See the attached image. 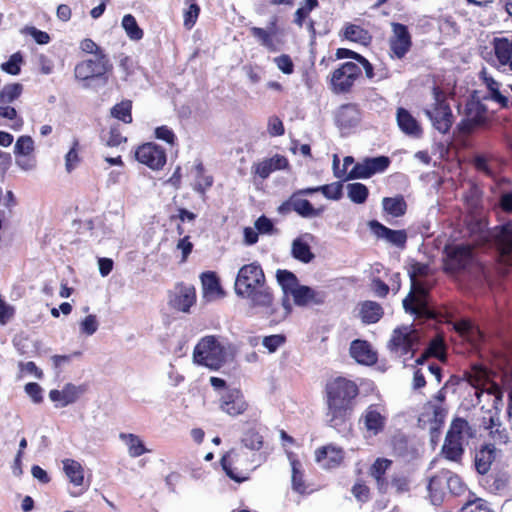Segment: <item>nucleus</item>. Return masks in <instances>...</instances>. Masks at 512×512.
Here are the masks:
<instances>
[{
    "instance_id": "nucleus-16",
    "label": "nucleus",
    "mask_w": 512,
    "mask_h": 512,
    "mask_svg": "<svg viewBox=\"0 0 512 512\" xmlns=\"http://www.w3.org/2000/svg\"><path fill=\"white\" fill-rule=\"evenodd\" d=\"M369 435L376 436L385 430L387 423L386 409L381 404H370L359 419Z\"/></svg>"
},
{
    "instance_id": "nucleus-30",
    "label": "nucleus",
    "mask_w": 512,
    "mask_h": 512,
    "mask_svg": "<svg viewBox=\"0 0 512 512\" xmlns=\"http://www.w3.org/2000/svg\"><path fill=\"white\" fill-rule=\"evenodd\" d=\"M85 391L82 387H77L71 383L66 384L62 390L53 389L49 392L51 401L58 403L57 406L65 407L77 401L79 396Z\"/></svg>"
},
{
    "instance_id": "nucleus-26",
    "label": "nucleus",
    "mask_w": 512,
    "mask_h": 512,
    "mask_svg": "<svg viewBox=\"0 0 512 512\" xmlns=\"http://www.w3.org/2000/svg\"><path fill=\"white\" fill-rule=\"evenodd\" d=\"M289 167L288 159L280 154H275L271 158L264 159L255 163L252 167L254 173L261 179H267L270 174L277 170H285Z\"/></svg>"
},
{
    "instance_id": "nucleus-24",
    "label": "nucleus",
    "mask_w": 512,
    "mask_h": 512,
    "mask_svg": "<svg viewBox=\"0 0 512 512\" xmlns=\"http://www.w3.org/2000/svg\"><path fill=\"white\" fill-rule=\"evenodd\" d=\"M392 464V460L384 457H378L369 467L368 474L371 478L374 479L377 490L381 494H384L388 491L389 482L386 474L387 471L390 470Z\"/></svg>"
},
{
    "instance_id": "nucleus-8",
    "label": "nucleus",
    "mask_w": 512,
    "mask_h": 512,
    "mask_svg": "<svg viewBox=\"0 0 512 512\" xmlns=\"http://www.w3.org/2000/svg\"><path fill=\"white\" fill-rule=\"evenodd\" d=\"M489 123L488 108L475 95H472L466 102L464 117L458 123V131L469 135L475 129L484 127Z\"/></svg>"
},
{
    "instance_id": "nucleus-31",
    "label": "nucleus",
    "mask_w": 512,
    "mask_h": 512,
    "mask_svg": "<svg viewBox=\"0 0 512 512\" xmlns=\"http://www.w3.org/2000/svg\"><path fill=\"white\" fill-rule=\"evenodd\" d=\"M350 355L358 363L372 365L377 361V355L366 340H354L350 345Z\"/></svg>"
},
{
    "instance_id": "nucleus-54",
    "label": "nucleus",
    "mask_w": 512,
    "mask_h": 512,
    "mask_svg": "<svg viewBox=\"0 0 512 512\" xmlns=\"http://www.w3.org/2000/svg\"><path fill=\"white\" fill-rule=\"evenodd\" d=\"M470 430L469 423L466 419L457 417L453 419L446 435H452L454 438L463 440V433Z\"/></svg>"
},
{
    "instance_id": "nucleus-50",
    "label": "nucleus",
    "mask_w": 512,
    "mask_h": 512,
    "mask_svg": "<svg viewBox=\"0 0 512 512\" xmlns=\"http://www.w3.org/2000/svg\"><path fill=\"white\" fill-rule=\"evenodd\" d=\"M461 512H494L489 503L478 497L468 499L461 508Z\"/></svg>"
},
{
    "instance_id": "nucleus-62",
    "label": "nucleus",
    "mask_w": 512,
    "mask_h": 512,
    "mask_svg": "<svg viewBox=\"0 0 512 512\" xmlns=\"http://www.w3.org/2000/svg\"><path fill=\"white\" fill-rule=\"evenodd\" d=\"M441 485V479L438 476H433L429 480L428 491L431 501L434 504L441 503L443 500L442 493L438 490Z\"/></svg>"
},
{
    "instance_id": "nucleus-46",
    "label": "nucleus",
    "mask_w": 512,
    "mask_h": 512,
    "mask_svg": "<svg viewBox=\"0 0 512 512\" xmlns=\"http://www.w3.org/2000/svg\"><path fill=\"white\" fill-rule=\"evenodd\" d=\"M122 27L131 40L138 41L143 38L144 32L139 27L136 18L132 14L124 15L122 18Z\"/></svg>"
},
{
    "instance_id": "nucleus-51",
    "label": "nucleus",
    "mask_w": 512,
    "mask_h": 512,
    "mask_svg": "<svg viewBox=\"0 0 512 512\" xmlns=\"http://www.w3.org/2000/svg\"><path fill=\"white\" fill-rule=\"evenodd\" d=\"M242 443L251 450H260L263 447V437L257 430L249 429L244 433Z\"/></svg>"
},
{
    "instance_id": "nucleus-5",
    "label": "nucleus",
    "mask_w": 512,
    "mask_h": 512,
    "mask_svg": "<svg viewBox=\"0 0 512 512\" xmlns=\"http://www.w3.org/2000/svg\"><path fill=\"white\" fill-rule=\"evenodd\" d=\"M225 349L215 336L203 337L193 351L194 361L212 370H218L225 363Z\"/></svg>"
},
{
    "instance_id": "nucleus-48",
    "label": "nucleus",
    "mask_w": 512,
    "mask_h": 512,
    "mask_svg": "<svg viewBox=\"0 0 512 512\" xmlns=\"http://www.w3.org/2000/svg\"><path fill=\"white\" fill-rule=\"evenodd\" d=\"M348 197L355 204H363L369 196V190L366 185L355 182L348 184Z\"/></svg>"
},
{
    "instance_id": "nucleus-58",
    "label": "nucleus",
    "mask_w": 512,
    "mask_h": 512,
    "mask_svg": "<svg viewBox=\"0 0 512 512\" xmlns=\"http://www.w3.org/2000/svg\"><path fill=\"white\" fill-rule=\"evenodd\" d=\"M127 137L123 136L120 126L118 124L112 125L108 132V137L106 139V146L108 147H118L119 145L126 143Z\"/></svg>"
},
{
    "instance_id": "nucleus-52",
    "label": "nucleus",
    "mask_w": 512,
    "mask_h": 512,
    "mask_svg": "<svg viewBox=\"0 0 512 512\" xmlns=\"http://www.w3.org/2000/svg\"><path fill=\"white\" fill-rule=\"evenodd\" d=\"M372 175L382 173L388 169L391 160L388 156L367 157L365 158Z\"/></svg>"
},
{
    "instance_id": "nucleus-37",
    "label": "nucleus",
    "mask_w": 512,
    "mask_h": 512,
    "mask_svg": "<svg viewBox=\"0 0 512 512\" xmlns=\"http://www.w3.org/2000/svg\"><path fill=\"white\" fill-rule=\"evenodd\" d=\"M120 439L125 442L131 457L137 458L149 452L140 437L133 433H120Z\"/></svg>"
},
{
    "instance_id": "nucleus-18",
    "label": "nucleus",
    "mask_w": 512,
    "mask_h": 512,
    "mask_svg": "<svg viewBox=\"0 0 512 512\" xmlns=\"http://www.w3.org/2000/svg\"><path fill=\"white\" fill-rule=\"evenodd\" d=\"M220 409L229 416L236 417L247 411L249 404L239 389H229L220 398Z\"/></svg>"
},
{
    "instance_id": "nucleus-42",
    "label": "nucleus",
    "mask_w": 512,
    "mask_h": 512,
    "mask_svg": "<svg viewBox=\"0 0 512 512\" xmlns=\"http://www.w3.org/2000/svg\"><path fill=\"white\" fill-rule=\"evenodd\" d=\"M250 33L267 50L271 52L277 51V46L273 40L275 31H267L264 28L254 26L250 28Z\"/></svg>"
},
{
    "instance_id": "nucleus-7",
    "label": "nucleus",
    "mask_w": 512,
    "mask_h": 512,
    "mask_svg": "<svg viewBox=\"0 0 512 512\" xmlns=\"http://www.w3.org/2000/svg\"><path fill=\"white\" fill-rule=\"evenodd\" d=\"M409 294L403 299V308L417 318L433 319L434 312L428 305L430 287L420 280H413Z\"/></svg>"
},
{
    "instance_id": "nucleus-13",
    "label": "nucleus",
    "mask_w": 512,
    "mask_h": 512,
    "mask_svg": "<svg viewBox=\"0 0 512 512\" xmlns=\"http://www.w3.org/2000/svg\"><path fill=\"white\" fill-rule=\"evenodd\" d=\"M391 29L392 34L388 39V55L391 59L402 60L412 48L411 33L405 24L399 22H392Z\"/></svg>"
},
{
    "instance_id": "nucleus-64",
    "label": "nucleus",
    "mask_w": 512,
    "mask_h": 512,
    "mask_svg": "<svg viewBox=\"0 0 512 512\" xmlns=\"http://www.w3.org/2000/svg\"><path fill=\"white\" fill-rule=\"evenodd\" d=\"M24 390L34 403L39 404L43 401V389L38 383L29 382L25 385Z\"/></svg>"
},
{
    "instance_id": "nucleus-49",
    "label": "nucleus",
    "mask_w": 512,
    "mask_h": 512,
    "mask_svg": "<svg viewBox=\"0 0 512 512\" xmlns=\"http://www.w3.org/2000/svg\"><path fill=\"white\" fill-rule=\"evenodd\" d=\"M23 92V85L20 83L6 84L0 90V103L9 104L17 100Z\"/></svg>"
},
{
    "instance_id": "nucleus-57",
    "label": "nucleus",
    "mask_w": 512,
    "mask_h": 512,
    "mask_svg": "<svg viewBox=\"0 0 512 512\" xmlns=\"http://www.w3.org/2000/svg\"><path fill=\"white\" fill-rule=\"evenodd\" d=\"M22 55L17 52L10 56L9 60L1 64V69L10 75H18L21 71Z\"/></svg>"
},
{
    "instance_id": "nucleus-12",
    "label": "nucleus",
    "mask_w": 512,
    "mask_h": 512,
    "mask_svg": "<svg viewBox=\"0 0 512 512\" xmlns=\"http://www.w3.org/2000/svg\"><path fill=\"white\" fill-rule=\"evenodd\" d=\"M361 75L362 70L358 64L344 62L331 73L330 89L335 94L350 93Z\"/></svg>"
},
{
    "instance_id": "nucleus-59",
    "label": "nucleus",
    "mask_w": 512,
    "mask_h": 512,
    "mask_svg": "<svg viewBox=\"0 0 512 512\" xmlns=\"http://www.w3.org/2000/svg\"><path fill=\"white\" fill-rule=\"evenodd\" d=\"M446 483L452 495L459 496L466 491V485L463 483L462 479L456 474L450 475L447 478Z\"/></svg>"
},
{
    "instance_id": "nucleus-41",
    "label": "nucleus",
    "mask_w": 512,
    "mask_h": 512,
    "mask_svg": "<svg viewBox=\"0 0 512 512\" xmlns=\"http://www.w3.org/2000/svg\"><path fill=\"white\" fill-rule=\"evenodd\" d=\"M319 7L318 0H303L301 6L295 11L293 15V22L299 28L304 26V23L309 18L310 13Z\"/></svg>"
},
{
    "instance_id": "nucleus-33",
    "label": "nucleus",
    "mask_w": 512,
    "mask_h": 512,
    "mask_svg": "<svg viewBox=\"0 0 512 512\" xmlns=\"http://www.w3.org/2000/svg\"><path fill=\"white\" fill-rule=\"evenodd\" d=\"M383 315V307L376 301L366 300L359 304V317L364 324H375Z\"/></svg>"
},
{
    "instance_id": "nucleus-22",
    "label": "nucleus",
    "mask_w": 512,
    "mask_h": 512,
    "mask_svg": "<svg viewBox=\"0 0 512 512\" xmlns=\"http://www.w3.org/2000/svg\"><path fill=\"white\" fill-rule=\"evenodd\" d=\"M373 234L380 239H385L388 243L404 248L407 242V233L405 230H393L377 220H371L368 223Z\"/></svg>"
},
{
    "instance_id": "nucleus-36",
    "label": "nucleus",
    "mask_w": 512,
    "mask_h": 512,
    "mask_svg": "<svg viewBox=\"0 0 512 512\" xmlns=\"http://www.w3.org/2000/svg\"><path fill=\"white\" fill-rule=\"evenodd\" d=\"M383 210L393 216L402 217L407 211V203L402 195L395 197H384L382 200Z\"/></svg>"
},
{
    "instance_id": "nucleus-43",
    "label": "nucleus",
    "mask_w": 512,
    "mask_h": 512,
    "mask_svg": "<svg viewBox=\"0 0 512 512\" xmlns=\"http://www.w3.org/2000/svg\"><path fill=\"white\" fill-rule=\"evenodd\" d=\"M80 151V141L78 138H74L69 151L65 155V169L68 173H71L81 163Z\"/></svg>"
},
{
    "instance_id": "nucleus-11",
    "label": "nucleus",
    "mask_w": 512,
    "mask_h": 512,
    "mask_svg": "<svg viewBox=\"0 0 512 512\" xmlns=\"http://www.w3.org/2000/svg\"><path fill=\"white\" fill-rule=\"evenodd\" d=\"M474 250V246L470 244L446 246L444 271L449 274H457L466 270L474 261Z\"/></svg>"
},
{
    "instance_id": "nucleus-55",
    "label": "nucleus",
    "mask_w": 512,
    "mask_h": 512,
    "mask_svg": "<svg viewBox=\"0 0 512 512\" xmlns=\"http://www.w3.org/2000/svg\"><path fill=\"white\" fill-rule=\"evenodd\" d=\"M201 281L204 289L208 292L215 293L221 290L219 278L213 271L202 273Z\"/></svg>"
},
{
    "instance_id": "nucleus-40",
    "label": "nucleus",
    "mask_w": 512,
    "mask_h": 512,
    "mask_svg": "<svg viewBox=\"0 0 512 512\" xmlns=\"http://www.w3.org/2000/svg\"><path fill=\"white\" fill-rule=\"evenodd\" d=\"M425 350L427 351V355L437 358L441 362L447 361V346L442 335L437 334L431 339Z\"/></svg>"
},
{
    "instance_id": "nucleus-27",
    "label": "nucleus",
    "mask_w": 512,
    "mask_h": 512,
    "mask_svg": "<svg viewBox=\"0 0 512 512\" xmlns=\"http://www.w3.org/2000/svg\"><path fill=\"white\" fill-rule=\"evenodd\" d=\"M396 121L399 129L404 134L414 138L422 136L423 130L420 123L407 109L403 107L397 109Z\"/></svg>"
},
{
    "instance_id": "nucleus-32",
    "label": "nucleus",
    "mask_w": 512,
    "mask_h": 512,
    "mask_svg": "<svg viewBox=\"0 0 512 512\" xmlns=\"http://www.w3.org/2000/svg\"><path fill=\"white\" fill-rule=\"evenodd\" d=\"M416 338L411 332H404L401 329H395L389 342L392 351L407 355L413 350Z\"/></svg>"
},
{
    "instance_id": "nucleus-60",
    "label": "nucleus",
    "mask_w": 512,
    "mask_h": 512,
    "mask_svg": "<svg viewBox=\"0 0 512 512\" xmlns=\"http://www.w3.org/2000/svg\"><path fill=\"white\" fill-rule=\"evenodd\" d=\"M277 68L284 74L290 75L294 72V63L288 54H281L274 58Z\"/></svg>"
},
{
    "instance_id": "nucleus-29",
    "label": "nucleus",
    "mask_w": 512,
    "mask_h": 512,
    "mask_svg": "<svg viewBox=\"0 0 512 512\" xmlns=\"http://www.w3.org/2000/svg\"><path fill=\"white\" fill-rule=\"evenodd\" d=\"M339 36L343 40L358 43L363 46H368L372 42V35L367 29L352 23H346L340 30Z\"/></svg>"
},
{
    "instance_id": "nucleus-14",
    "label": "nucleus",
    "mask_w": 512,
    "mask_h": 512,
    "mask_svg": "<svg viewBox=\"0 0 512 512\" xmlns=\"http://www.w3.org/2000/svg\"><path fill=\"white\" fill-rule=\"evenodd\" d=\"M248 461L247 453L232 448L227 451L220 459V464L225 474L236 483H242L249 479L247 473L242 468L243 463Z\"/></svg>"
},
{
    "instance_id": "nucleus-44",
    "label": "nucleus",
    "mask_w": 512,
    "mask_h": 512,
    "mask_svg": "<svg viewBox=\"0 0 512 512\" xmlns=\"http://www.w3.org/2000/svg\"><path fill=\"white\" fill-rule=\"evenodd\" d=\"M291 251L292 256L303 263H309L314 259V254L308 243L299 238L293 241Z\"/></svg>"
},
{
    "instance_id": "nucleus-2",
    "label": "nucleus",
    "mask_w": 512,
    "mask_h": 512,
    "mask_svg": "<svg viewBox=\"0 0 512 512\" xmlns=\"http://www.w3.org/2000/svg\"><path fill=\"white\" fill-rule=\"evenodd\" d=\"M466 228L474 249L493 242L500 257L512 266V223L496 226L491 230L486 219L473 217L467 222Z\"/></svg>"
},
{
    "instance_id": "nucleus-4",
    "label": "nucleus",
    "mask_w": 512,
    "mask_h": 512,
    "mask_svg": "<svg viewBox=\"0 0 512 512\" xmlns=\"http://www.w3.org/2000/svg\"><path fill=\"white\" fill-rule=\"evenodd\" d=\"M113 72V64L108 55L92 56L78 62L74 67V77L90 87L92 82L99 81L105 85Z\"/></svg>"
},
{
    "instance_id": "nucleus-45",
    "label": "nucleus",
    "mask_w": 512,
    "mask_h": 512,
    "mask_svg": "<svg viewBox=\"0 0 512 512\" xmlns=\"http://www.w3.org/2000/svg\"><path fill=\"white\" fill-rule=\"evenodd\" d=\"M310 192L322 193L324 197L331 200H339L343 196V185L341 182H334L316 187H310Z\"/></svg>"
},
{
    "instance_id": "nucleus-34",
    "label": "nucleus",
    "mask_w": 512,
    "mask_h": 512,
    "mask_svg": "<svg viewBox=\"0 0 512 512\" xmlns=\"http://www.w3.org/2000/svg\"><path fill=\"white\" fill-rule=\"evenodd\" d=\"M495 452L496 449L492 444H486L476 451L474 462L479 474L485 475L490 470L495 460Z\"/></svg>"
},
{
    "instance_id": "nucleus-20",
    "label": "nucleus",
    "mask_w": 512,
    "mask_h": 512,
    "mask_svg": "<svg viewBox=\"0 0 512 512\" xmlns=\"http://www.w3.org/2000/svg\"><path fill=\"white\" fill-rule=\"evenodd\" d=\"M276 279L283 291L282 305L286 313L289 314L292 311L289 296L293 297L294 290L300 287L299 280L293 272L285 269H278L276 271Z\"/></svg>"
},
{
    "instance_id": "nucleus-61",
    "label": "nucleus",
    "mask_w": 512,
    "mask_h": 512,
    "mask_svg": "<svg viewBox=\"0 0 512 512\" xmlns=\"http://www.w3.org/2000/svg\"><path fill=\"white\" fill-rule=\"evenodd\" d=\"M351 492L359 502L365 503L370 499V488L363 481H357Z\"/></svg>"
},
{
    "instance_id": "nucleus-9",
    "label": "nucleus",
    "mask_w": 512,
    "mask_h": 512,
    "mask_svg": "<svg viewBox=\"0 0 512 512\" xmlns=\"http://www.w3.org/2000/svg\"><path fill=\"white\" fill-rule=\"evenodd\" d=\"M444 389L445 387L441 388L434 396L439 404L427 402L424 406V411L419 417L421 427L428 428L432 438L438 436L447 415L446 408L442 406V403L446 399Z\"/></svg>"
},
{
    "instance_id": "nucleus-56",
    "label": "nucleus",
    "mask_w": 512,
    "mask_h": 512,
    "mask_svg": "<svg viewBox=\"0 0 512 512\" xmlns=\"http://www.w3.org/2000/svg\"><path fill=\"white\" fill-rule=\"evenodd\" d=\"M371 176L373 175L369 169V165L364 159L362 162H358L354 165V167L347 174L346 179H368Z\"/></svg>"
},
{
    "instance_id": "nucleus-3",
    "label": "nucleus",
    "mask_w": 512,
    "mask_h": 512,
    "mask_svg": "<svg viewBox=\"0 0 512 512\" xmlns=\"http://www.w3.org/2000/svg\"><path fill=\"white\" fill-rule=\"evenodd\" d=\"M234 289L238 296L249 298L255 306L270 307L273 304V292L266 286L265 274L258 262L239 269Z\"/></svg>"
},
{
    "instance_id": "nucleus-63",
    "label": "nucleus",
    "mask_w": 512,
    "mask_h": 512,
    "mask_svg": "<svg viewBox=\"0 0 512 512\" xmlns=\"http://www.w3.org/2000/svg\"><path fill=\"white\" fill-rule=\"evenodd\" d=\"M80 49L88 54H93V56H101L107 55L97 43L91 38H85L80 42Z\"/></svg>"
},
{
    "instance_id": "nucleus-47",
    "label": "nucleus",
    "mask_w": 512,
    "mask_h": 512,
    "mask_svg": "<svg viewBox=\"0 0 512 512\" xmlns=\"http://www.w3.org/2000/svg\"><path fill=\"white\" fill-rule=\"evenodd\" d=\"M292 466V488L299 494H304L307 491V486L304 480V473L300 469L301 463L299 460L294 459L291 461Z\"/></svg>"
},
{
    "instance_id": "nucleus-38",
    "label": "nucleus",
    "mask_w": 512,
    "mask_h": 512,
    "mask_svg": "<svg viewBox=\"0 0 512 512\" xmlns=\"http://www.w3.org/2000/svg\"><path fill=\"white\" fill-rule=\"evenodd\" d=\"M63 470L73 485L81 486L83 484L84 469L78 461L73 459L63 460Z\"/></svg>"
},
{
    "instance_id": "nucleus-10",
    "label": "nucleus",
    "mask_w": 512,
    "mask_h": 512,
    "mask_svg": "<svg viewBox=\"0 0 512 512\" xmlns=\"http://www.w3.org/2000/svg\"><path fill=\"white\" fill-rule=\"evenodd\" d=\"M434 105L432 110H426V115L432 121L433 127L442 134L449 132L453 124V114L446 96L439 86L432 89Z\"/></svg>"
},
{
    "instance_id": "nucleus-53",
    "label": "nucleus",
    "mask_w": 512,
    "mask_h": 512,
    "mask_svg": "<svg viewBox=\"0 0 512 512\" xmlns=\"http://www.w3.org/2000/svg\"><path fill=\"white\" fill-rule=\"evenodd\" d=\"M34 151V141L28 135L20 136L14 147V152L16 155L28 156L32 154Z\"/></svg>"
},
{
    "instance_id": "nucleus-6",
    "label": "nucleus",
    "mask_w": 512,
    "mask_h": 512,
    "mask_svg": "<svg viewBox=\"0 0 512 512\" xmlns=\"http://www.w3.org/2000/svg\"><path fill=\"white\" fill-rule=\"evenodd\" d=\"M309 190L310 187H306L294 191L286 201L282 202L278 206V213L281 215H287L294 211L302 218L321 217L326 211V206L320 205L318 207H314L309 200L303 198L304 196L313 194V192H310Z\"/></svg>"
},
{
    "instance_id": "nucleus-28",
    "label": "nucleus",
    "mask_w": 512,
    "mask_h": 512,
    "mask_svg": "<svg viewBox=\"0 0 512 512\" xmlns=\"http://www.w3.org/2000/svg\"><path fill=\"white\" fill-rule=\"evenodd\" d=\"M479 77L489 91V95L484 96V100H492L504 109L512 107V100L499 91L500 83L490 76L485 69L480 72Z\"/></svg>"
},
{
    "instance_id": "nucleus-15",
    "label": "nucleus",
    "mask_w": 512,
    "mask_h": 512,
    "mask_svg": "<svg viewBox=\"0 0 512 512\" xmlns=\"http://www.w3.org/2000/svg\"><path fill=\"white\" fill-rule=\"evenodd\" d=\"M136 160L152 170H160L167 161L165 149L153 142L139 145L135 150Z\"/></svg>"
},
{
    "instance_id": "nucleus-39",
    "label": "nucleus",
    "mask_w": 512,
    "mask_h": 512,
    "mask_svg": "<svg viewBox=\"0 0 512 512\" xmlns=\"http://www.w3.org/2000/svg\"><path fill=\"white\" fill-rule=\"evenodd\" d=\"M110 115L124 124H131L133 122L132 101L124 99L121 102L116 103L110 109Z\"/></svg>"
},
{
    "instance_id": "nucleus-23",
    "label": "nucleus",
    "mask_w": 512,
    "mask_h": 512,
    "mask_svg": "<svg viewBox=\"0 0 512 512\" xmlns=\"http://www.w3.org/2000/svg\"><path fill=\"white\" fill-rule=\"evenodd\" d=\"M176 293L170 297L169 304L172 308L181 312H189L196 303V290L191 285L180 283L176 286Z\"/></svg>"
},
{
    "instance_id": "nucleus-19",
    "label": "nucleus",
    "mask_w": 512,
    "mask_h": 512,
    "mask_svg": "<svg viewBox=\"0 0 512 512\" xmlns=\"http://www.w3.org/2000/svg\"><path fill=\"white\" fill-rule=\"evenodd\" d=\"M495 65L503 71H512V38L495 37L492 42Z\"/></svg>"
},
{
    "instance_id": "nucleus-35",
    "label": "nucleus",
    "mask_w": 512,
    "mask_h": 512,
    "mask_svg": "<svg viewBox=\"0 0 512 512\" xmlns=\"http://www.w3.org/2000/svg\"><path fill=\"white\" fill-rule=\"evenodd\" d=\"M463 440L454 438L452 435H446L442 446V454L444 457L453 462H460L464 453Z\"/></svg>"
},
{
    "instance_id": "nucleus-25",
    "label": "nucleus",
    "mask_w": 512,
    "mask_h": 512,
    "mask_svg": "<svg viewBox=\"0 0 512 512\" xmlns=\"http://www.w3.org/2000/svg\"><path fill=\"white\" fill-rule=\"evenodd\" d=\"M344 450L334 444L321 446L315 450V460L325 468L338 467L344 460Z\"/></svg>"
},
{
    "instance_id": "nucleus-21",
    "label": "nucleus",
    "mask_w": 512,
    "mask_h": 512,
    "mask_svg": "<svg viewBox=\"0 0 512 512\" xmlns=\"http://www.w3.org/2000/svg\"><path fill=\"white\" fill-rule=\"evenodd\" d=\"M293 301L296 306H318L326 302L327 294L323 290H316L306 285L300 287L293 292Z\"/></svg>"
},
{
    "instance_id": "nucleus-1",
    "label": "nucleus",
    "mask_w": 512,
    "mask_h": 512,
    "mask_svg": "<svg viewBox=\"0 0 512 512\" xmlns=\"http://www.w3.org/2000/svg\"><path fill=\"white\" fill-rule=\"evenodd\" d=\"M359 395L360 387L354 380L344 376L329 379L323 390L326 425L339 433L349 430Z\"/></svg>"
},
{
    "instance_id": "nucleus-17",
    "label": "nucleus",
    "mask_w": 512,
    "mask_h": 512,
    "mask_svg": "<svg viewBox=\"0 0 512 512\" xmlns=\"http://www.w3.org/2000/svg\"><path fill=\"white\" fill-rule=\"evenodd\" d=\"M361 118L362 113L359 105L356 103H346L337 109L334 121L341 131L348 133L361 122Z\"/></svg>"
}]
</instances>
